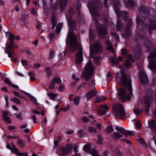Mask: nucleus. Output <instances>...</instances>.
Segmentation results:
<instances>
[{"label": "nucleus", "instance_id": "8fccbe9b", "mask_svg": "<svg viewBox=\"0 0 156 156\" xmlns=\"http://www.w3.org/2000/svg\"><path fill=\"white\" fill-rule=\"evenodd\" d=\"M114 9L116 13L119 16L120 14V12L119 9L116 7V4L115 5Z\"/></svg>", "mask_w": 156, "mask_h": 156}, {"label": "nucleus", "instance_id": "09e8293b", "mask_svg": "<svg viewBox=\"0 0 156 156\" xmlns=\"http://www.w3.org/2000/svg\"><path fill=\"white\" fill-rule=\"evenodd\" d=\"M57 95V94H54L52 93H50L48 94V96L50 97V98L51 99H52L55 98L56 97Z\"/></svg>", "mask_w": 156, "mask_h": 156}, {"label": "nucleus", "instance_id": "aec40b11", "mask_svg": "<svg viewBox=\"0 0 156 156\" xmlns=\"http://www.w3.org/2000/svg\"><path fill=\"white\" fill-rule=\"evenodd\" d=\"M97 93V92L96 90H91L90 92L87 93L86 95L87 98L89 99L94 96Z\"/></svg>", "mask_w": 156, "mask_h": 156}, {"label": "nucleus", "instance_id": "ddd939ff", "mask_svg": "<svg viewBox=\"0 0 156 156\" xmlns=\"http://www.w3.org/2000/svg\"><path fill=\"white\" fill-rule=\"evenodd\" d=\"M66 2L65 0H57L55 3L52 6L53 9H57L59 8H61V9L63 8L66 6Z\"/></svg>", "mask_w": 156, "mask_h": 156}, {"label": "nucleus", "instance_id": "774afa93", "mask_svg": "<svg viewBox=\"0 0 156 156\" xmlns=\"http://www.w3.org/2000/svg\"><path fill=\"white\" fill-rule=\"evenodd\" d=\"M97 122L95 120L91 121L90 123V124L92 126H95Z\"/></svg>", "mask_w": 156, "mask_h": 156}, {"label": "nucleus", "instance_id": "f257e3e1", "mask_svg": "<svg viewBox=\"0 0 156 156\" xmlns=\"http://www.w3.org/2000/svg\"><path fill=\"white\" fill-rule=\"evenodd\" d=\"M153 11V9L150 7L143 6L140 9V11L143 13V16L139 19L138 15L136 18V22L138 28L141 29L137 32L139 37L142 41L146 48L147 51L153 50L150 52L148 57L150 60L149 66L154 73H156V48L154 49L155 45L151 43L150 40L145 38V35L147 30L151 34V31L156 30V17L150 15Z\"/></svg>", "mask_w": 156, "mask_h": 156}, {"label": "nucleus", "instance_id": "5701e85b", "mask_svg": "<svg viewBox=\"0 0 156 156\" xmlns=\"http://www.w3.org/2000/svg\"><path fill=\"white\" fill-rule=\"evenodd\" d=\"M22 91L29 97L30 99L33 102V103L36 104H37V101L35 98L25 91Z\"/></svg>", "mask_w": 156, "mask_h": 156}, {"label": "nucleus", "instance_id": "6e6552de", "mask_svg": "<svg viewBox=\"0 0 156 156\" xmlns=\"http://www.w3.org/2000/svg\"><path fill=\"white\" fill-rule=\"evenodd\" d=\"M154 100V93L152 90L148 92L144 98V101L145 103V111L148 114L149 112V108L151 105L152 101Z\"/></svg>", "mask_w": 156, "mask_h": 156}, {"label": "nucleus", "instance_id": "de8ad7c7", "mask_svg": "<svg viewBox=\"0 0 156 156\" xmlns=\"http://www.w3.org/2000/svg\"><path fill=\"white\" fill-rule=\"evenodd\" d=\"M136 126L137 128L140 129L141 127V123L138 121H136Z\"/></svg>", "mask_w": 156, "mask_h": 156}, {"label": "nucleus", "instance_id": "f8f14e48", "mask_svg": "<svg viewBox=\"0 0 156 156\" xmlns=\"http://www.w3.org/2000/svg\"><path fill=\"white\" fill-rule=\"evenodd\" d=\"M90 146L89 144H86L84 146V151L88 152L92 156H99L97 151L94 149H90Z\"/></svg>", "mask_w": 156, "mask_h": 156}, {"label": "nucleus", "instance_id": "c03bdc74", "mask_svg": "<svg viewBox=\"0 0 156 156\" xmlns=\"http://www.w3.org/2000/svg\"><path fill=\"white\" fill-rule=\"evenodd\" d=\"M94 62L96 64H99L100 62V56L94 57Z\"/></svg>", "mask_w": 156, "mask_h": 156}, {"label": "nucleus", "instance_id": "2eb2a0df", "mask_svg": "<svg viewBox=\"0 0 156 156\" xmlns=\"http://www.w3.org/2000/svg\"><path fill=\"white\" fill-rule=\"evenodd\" d=\"M132 20L131 19H130L129 21V24L126 28V32L123 34L125 38H127L130 35V28L132 26Z\"/></svg>", "mask_w": 156, "mask_h": 156}, {"label": "nucleus", "instance_id": "a878e982", "mask_svg": "<svg viewBox=\"0 0 156 156\" xmlns=\"http://www.w3.org/2000/svg\"><path fill=\"white\" fill-rule=\"evenodd\" d=\"M17 144L19 147L21 148H23L25 146L24 142L21 139H19L18 140Z\"/></svg>", "mask_w": 156, "mask_h": 156}, {"label": "nucleus", "instance_id": "0eeeda50", "mask_svg": "<svg viewBox=\"0 0 156 156\" xmlns=\"http://www.w3.org/2000/svg\"><path fill=\"white\" fill-rule=\"evenodd\" d=\"M112 110L114 115L116 117L124 118L125 113L123 105L121 104H116L113 105Z\"/></svg>", "mask_w": 156, "mask_h": 156}, {"label": "nucleus", "instance_id": "a18cd8bd", "mask_svg": "<svg viewBox=\"0 0 156 156\" xmlns=\"http://www.w3.org/2000/svg\"><path fill=\"white\" fill-rule=\"evenodd\" d=\"M121 52L122 55L124 57H126L127 53V51L125 49H122L121 50Z\"/></svg>", "mask_w": 156, "mask_h": 156}, {"label": "nucleus", "instance_id": "ea45409f", "mask_svg": "<svg viewBox=\"0 0 156 156\" xmlns=\"http://www.w3.org/2000/svg\"><path fill=\"white\" fill-rule=\"evenodd\" d=\"M122 24L121 23L120 20H118L117 21V25L116 26V28L118 29H119L122 28Z\"/></svg>", "mask_w": 156, "mask_h": 156}, {"label": "nucleus", "instance_id": "7ed1b4c3", "mask_svg": "<svg viewBox=\"0 0 156 156\" xmlns=\"http://www.w3.org/2000/svg\"><path fill=\"white\" fill-rule=\"evenodd\" d=\"M70 38V44L71 48L74 50L77 51L76 55V63L77 64H80L83 61V53L81 45L77 41L76 36L72 31H68L66 39V43L68 38Z\"/></svg>", "mask_w": 156, "mask_h": 156}, {"label": "nucleus", "instance_id": "603ef678", "mask_svg": "<svg viewBox=\"0 0 156 156\" xmlns=\"http://www.w3.org/2000/svg\"><path fill=\"white\" fill-rule=\"evenodd\" d=\"M23 66H24L28 65V62L27 61L25 60H22L21 61Z\"/></svg>", "mask_w": 156, "mask_h": 156}, {"label": "nucleus", "instance_id": "a19ab883", "mask_svg": "<svg viewBox=\"0 0 156 156\" xmlns=\"http://www.w3.org/2000/svg\"><path fill=\"white\" fill-rule=\"evenodd\" d=\"M124 66L127 68H130L131 66L130 62L128 60H126L124 64Z\"/></svg>", "mask_w": 156, "mask_h": 156}, {"label": "nucleus", "instance_id": "bb28decb", "mask_svg": "<svg viewBox=\"0 0 156 156\" xmlns=\"http://www.w3.org/2000/svg\"><path fill=\"white\" fill-rule=\"evenodd\" d=\"M98 140L96 142V143L98 144H102V141L103 139L102 137V136L101 134H99L97 136Z\"/></svg>", "mask_w": 156, "mask_h": 156}, {"label": "nucleus", "instance_id": "4d7b16f0", "mask_svg": "<svg viewBox=\"0 0 156 156\" xmlns=\"http://www.w3.org/2000/svg\"><path fill=\"white\" fill-rule=\"evenodd\" d=\"M31 13L34 15H36L37 13V11L35 8H33L31 9Z\"/></svg>", "mask_w": 156, "mask_h": 156}, {"label": "nucleus", "instance_id": "7c9ffc66", "mask_svg": "<svg viewBox=\"0 0 156 156\" xmlns=\"http://www.w3.org/2000/svg\"><path fill=\"white\" fill-rule=\"evenodd\" d=\"M27 15L25 14H22L21 15V17L20 18V20L22 22H25L27 20Z\"/></svg>", "mask_w": 156, "mask_h": 156}, {"label": "nucleus", "instance_id": "864d4df0", "mask_svg": "<svg viewBox=\"0 0 156 156\" xmlns=\"http://www.w3.org/2000/svg\"><path fill=\"white\" fill-rule=\"evenodd\" d=\"M75 5L76 7V10L78 11L79 10L80 8V4L79 2H77Z\"/></svg>", "mask_w": 156, "mask_h": 156}, {"label": "nucleus", "instance_id": "1a4fd4ad", "mask_svg": "<svg viewBox=\"0 0 156 156\" xmlns=\"http://www.w3.org/2000/svg\"><path fill=\"white\" fill-rule=\"evenodd\" d=\"M98 2V0H97V1H94L95 3L90 2L87 3V6L89 8L90 12L92 16H96L98 15L99 13L96 8V5Z\"/></svg>", "mask_w": 156, "mask_h": 156}, {"label": "nucleus", "instance_id": "412c9836", "mask_svg": "<svg viewBox=\"0 0 156 156\" xmlns=\"http://www.w3.org/2000/svg\"><path fill=\"white\" fill-rule=\"evenodd\" d=\"M106 43L107 45V49L111 53H114L115 51L114 50L112 45L111 44L110 41L108 40L106 42Z\"/></svg>", "mask_w": 156, "mask_h": 156}, {"label": "nucleus", "instance_id": "e2e57ef3", "mask_svg": "<svg viewBox=\"0 0 156 156\" xmlns=\"http://www.w3.org/2000/svg\"><path fill=\"white\" fill-rule=\"evenodd\" d=\"M25 54L27 55H28V56L29 57H31V55H32L31 52L27 50H26Z\"/></svg>", "mask_w": 156, "mask_h": 156}, {"label": "nucleus", "instance_id": "0e129e2a", "mask_svg": "<svg viewBox=\"0 0 156 156\" xmlns=\"http://www.w3.org/2000/svg\"><path fill=\"white\" fill-rule=\"evenodd\" d=\"M74 132V131L73 130H68L66 131V134H73Z\"/></svg>", "mask_w": 156, "mask_h": 156}, {"label": "nucleus", "instance_id": "13d9d810", "mask_svg": "<svg viewBox=\"0 0 156 156\" xmlns=\"http://www.w3.org/2000/svg\"><path fill=\"white\" fill-rule=\"evenodd\" d=\"M14 115H16V118H17L20 119L21 120H22L23 118L22 117L21 113H19L17 114H15Z\"/></svg>", "mask_w": 156, "mask_h": 156}, {"label": "nucleus", "instance_id": "6ab92c4d", "mask_svg": "<svg viewBox=\"0 0 156 156\" xmlns=\"http://www.w3.org/2000/svg\"><path fill=\"white\" fill-rule=\"evenodd\" d=\"M126 7L129 8H132L135 5V2L132 0H128L126 1L125 0H123Z\"/></svg>", "mask_w": 156, "mask_h": 156}, {"label": "nucleus", "instance_id": "9d476101", "mask_svg": "<svg viewBox=\"0 0 156 156\" xmlns=\"http://www.w3.org/2000/svg\"><path fill=\"white\" fill-rule=\"evenodd\" d=\"M73 147L71 144H67L65 146H62L61 147V151L59 153L60 156H65L68 155L71 151Z\"/></svg>", "mask_w": 156, "mask_h": 156}, {"label": "nucleus", "instance_id": "49530a36", "mask_svg": "<svg viewBox=\"0 0 156 156\" xmlns=\"http://www.w3.org/2000/svg\"><path fill=\"white\" fill-rule=\"evenodd\" d=\"M12 152L13 153H14L18 151V149L13 144V143H12Z\"/></svg>", "mask_w": 156, "mask_h": 156}, {"label": "nucleus", "instance_id": "4be33fe9", "mask_svg": "<svg viewBox=\"0 0 156 156\" xmlns=\"http://www.w3.org/2000/svg\"><path fill=\"white\" fill-rule=\"evenodd\" d=\"M149 125L153 131H156V121H151L149 122Z\"/></svg>", "mask_w": 156, "mask_h": 156}, {"label": "nucleus", "instance_id": "20e7f679", "mask_svg": "<svg viewBox=\"0 0 156 156\" xmlns=\"http://www.w3.org/2000/svg\"><path fill=\"white\" fill-rule=\"evenodd\" d=\"M94 69V66L90 61L84 67V72L83 73V76L84 79L88 82L89 87H93L95 84V81L91 79L90 76Z\"/></svg>", "mask_w": 156, "mask_h": 156}, {"label": "nucleus", "instance_id": "bf43d9fd", "mask_svg": "<svg viewBox=\"0 0 156 156\" xmlns=\"http://www.w3.org/2000/svg\"><path fill=\"white\" fill-rule=\"evenodd\" d=\"M2 113L3 115V116H6L9 114V113L8 111H2Z\"/></svg>", "mask_w": 156, "mask_h": 156}, {"label": "nucleus", "instance_id": "39448f33", "mask_svg": "<svg viewBox=\"0 0 156 156\" xmlns=\"http://www.w3.org/2000/svg\"><path fill=\"white\" fill-rule=\"evenodd\" d=\"M15 37L13 34L9 33V38L7 41L6 43L5 49V53L8 54L9 58H12L11 59L14 62L16 61L15 59L12 58V55L15 54L14 51L12 49L14 46V39Z\"/></svg>", "mask_w": 156, "mask_h": 156}, {"label": "nucleus", "instance_id": "9b49d317", "mask_svg": "<svg viewBox=\"0 0 156 156\" xmlns=\"http://www.w3.org/2000/svg\"><path fill=\"white\" fill-rule=\"evenodd\" d=\"M102 51V47L98 43H95L92 45H90V54L91 52L94 54H97L101 52Z\"/></svg>", "mask_w": 156, "mask_h": 156}, {"label": "nucleus", "instance_id": "4468645a", "mask_svg": "<svg viewBox=\"0 0 156 156\" xmlns=\"http://www.w3.org/2000/svg\"><path fill=\"white\" fill-rule=\"evenodd\" d=\"M140 78L141 82L144 84H147L148 82L147 76L143 69H142L140 72Z\"/></svg>", "mask_w": 156, "mask_h": 156}, {"label": "nucleus", "instance_id": "680f3d73", "mask_svg": "<svg viewBox=\"0 0 156 156\" xmlns=\"http://www.w3.org/2000/svg\"><path fill=\"white\" fill-rule=\"evenodd\" d=\"M72 77L73 79L75 80L76 82H78L79 80V78H76L75 74H73Z\"/></svg>", "mask_w": 156, "mask_h": 156}, {"label": "nucleus", "instance_id": "393cba45", "mask_svg": "<svg viewBox=\"0 0 156 156\" xmlns=\"http://www.w3.org/2000/svg\"><path fill=\"white\" fill-rule=\"evenodd\" d=\"M84 130L82 129L79 130L77 131V133H78V136L80 137H83L86 136V133H84Z\"/></svg>", "mask_w": 156, "mask_h": 156}, {"label": "nucleus", "instance_id": "3c124183", "mask_svg": "<svg viewBox=\"0 0 156 156\" xmlns=\"http://www.w3.org/2000/svg\"><path fill=\"white\" fill-rule=\"evenodd\" d=\"M55 83L52 80L50 84L49 85V88L51 89H53L54 88L55 86Z\"/></svg>", "mask_w": 156, "mask_h": 156}, {"label": "nucleus", "instance_id": "4c0bfd02", "mask_svg": "<svg viewBox=\"0 0 156 156\" xmlns=\"http://www.w3.org/2000/svg\"><path fill=\"white\" fill-rule=\"evenodd\" d=\"M45 70L48 76H51L52 75L51 69L47 67L46 68Z\"/></svg>", "mask_w": 156, "mask_h": 156}, {"label": "nucleus", "instance_id": "e433bc0d", "mask_svg": "<svg viewBox=\"0 0 156 156\" xmlns=\"http://www.w3.org/2000/svg\"><path fill=\"white\" fill-rule=\"evenodd\" d=\"M15 153L16 155L19 156H28L25 153H21L19 150L17 151Z\"/></svg>", "mask_w": 156, "mask_h": 156}, {"label": "nucleus", "instance_id": "c756f323", "mask_svg": "<svg viewBox=\"0 0 156 156\" xmlns=\"http://www.w3.org/2000/svg\"><path fill=\"white\" fill-rule=\"evenodd\" d=\"M62 24L60 23L58 24L56 27V32L58 34H59L62 26Z\"/></svg>", "mask_w": 156, "mask_h": 156}, {"label": "nucleus", "instance_id": "338daca9", "mask_svg": "<svg viewBox=\"0 0 156 156\" xmlns=\"http://www.w3.org/2000/svg\"><path fill=\"white\" fill-rule=\"evenodd\" d=\"M8 128L9 130H11L15 129L16 127L14 126H9L8 127Z\"/></svg>", "mask_w": 156, "mask_h": 156}, {"label": "nucleus", "instance_id": "a211bd4d", "mask_svg": "<svg viewBox=\"0 0 156 156\" xmlns=\"http://www.w3.org/2000/svg\"><path fill=\"white\" fill-rule=\"evenodd\" d=\"M68 26L71 30L75 29L76 30H77V29H76V26L75 21L74 20L68 19Z\"/></svg>", "mask_w": 156, "mask_h": 156}, {"label": "nucleus", "instance_id": "f3484780", "mask_svg": "<svg viewBox=\"0 0 156 156\" xmlns=\"http://www.w3.org/2000/svg\"><path fill=\"white\" fill-rule=\"evenodd\" d=\"M107 27L105 25H102L98 29V33L101 38L103 37V36L107 33Z\"/></svg>", "mask_w": 156, "mask_h": 156}, {"label": "nucleus", "instance_id": "c9c22d12", "mask_svg": "<svg viewBox=\"0 0 156 156\" xmlns=\"http://www.w3.org/2000/svg\"><path fill=\"white\" fill-rule=\"evenodd\" d=\"M114 131V129L112 126L107 127L105 129V131L107 133L112 132Z\"/></svg>", "mask_w": 156, "mask_h": 156}, {"label": "nucleus", "instance_id": "2f4dec72", "mask_svg": "<svg viewBox=\"0 0 156 156\" xmlns=\"http://www.w3.org/2000/svg\"><path fill=\"white\" fill-rule=\"evenodd\" d=\"M52 80L55 83L60 85L62 83V80L59 77H57L53 79Z\"/></svg>", "mask_w": 156, "mask_h": 156}, {"label": "nucleus", "instance_id": "6e6d98bb", "mask_svg": "<svg viewBox=\"0 0 156 156\" xmlns=\"http://www.w3.org/2000/svg\"><path fill=\"white\" fill-rule=\"evenodd\" d=\"M4 81L8 85H11L12 84L11 81L8 78H6Z\"/></svg>", "mask_w": 156, "mask_h": 156}, {"label": "nucleus", "instance_id": "37998d69", "mask_svg": "<svg viewBox=\"0 0 156 156\" xmlns=\"http://www.w3.org/2000/svg\"><path fill=\"white\" fill-rule=\"evenodd\" d=\"M111 62L114 64H117L118 63V60L116 58H114L112 57L110 58Z\"/></svg>", "mask_w": 156, "mask_h": 156}, {"label": "nucleus", "instance_id": "f03ea898", "mask_svg": "<svg viewBox=\"0 0 156 156\" xmlns=\"http://www.w3.org/2000/svg\"><path fill=\"white\" fill-rule=\"evenodd\" d=\"M121 77L119 83L124 87V88H120L118 93V98L122 101L126 99L127 100H130V96L129 93L126 96V92L128 90L130 94L132 95L131 80L129 76H126L123 71H121ZM115 81L116 82H119L118 78L117 76L115 77Z\"/></svg>", "mask_w": 156, "mask_h": 156}, {"label": "nucleus", "instance_id": "f704fd0d", "mask_svg": "<svg viewBox=\"0 0 156 156\" xmlns=\"http://www.w3.org/2000/svg\"><path fill=\"white\" fill-rule=\"evenodd\" d=\"M128 12L125 11H123L121 13V15L122 16L125 20H127L128 19L129 16L128 14Z\"/></svg>", "mask_w": 156, "mask_h": 156}, {"label": "nucleus", "instance_id": "b1692460", "mask_svg": "<svg viewBox=\"0 0 156 156\" xmlns=\"http://www.w3.org/2000/svg\"><path fill=\"white\" fill-rule=\"evenodd\" d=\"M51 22L52 24L51 28V29H53L57 24L56 18L55 17L54 15H53L52 16Z\"/></svg>", "mask_w": 156, "mask_h": 156}, {"label": "nucleus", "instance_id": "58836bf2", "mask_svg": "<svg viewBox=\"0 0 156 156\" xmlns=\"http://www.w3.org/2000/svg\"><path fill=\"white\" fill-rule=\"evenodd\" d=\"M82 122H87L90 121L89 119L85 116H83L81 118Z\"/></svg>", "mask_w": 156, "mask_h": 156}, {"label": "nucleus", "instance_id": "dca6fc26", "mask_svg": "<svg viewBox=\"0 0 156 156\" xmlns=\"http://www.w3.org/2000/svg\"><path fill=\"white\" fill-rule=\"evenodd\" d=\"M108 109V107L106 104L101 105L98 110V114L100 115H103L105 114Z\"/></svg>", "mask_w": 156, "mask_h": 156}, {"label": "nucleus", "instance_id": "cd10ccee", "mask_svg": "<svg viewBox=\"0 0 156 156\" xmlns=\"http://www.w3.org/2000/svg\"><path fill=\"white\" fill-rule=\"evenodd\" d=\"M87 131L91 133L94 132L96 133L97 131V129L95 127L89 126L87 128Z\"/></svg>", "mask_w": 156, "mask_h": 156}, {"label": "nucleus", "instance_id": "5fc2aeb1", "mask_svg": "<svg viewBox=\"0 0 156 156\" xmlns=\"http://www.w3.org/2000/svg\"><path fill=\"white\" fill-rule=\"evenodd\" d=\"M134 112L136 115L139 114L140 112V111L138 109H135L133 110Z\"/></svg>", "mask_w": 156, "mask_h": 156}, {"label": "nucleus", "instance_id": "72a5a7b5", "mask_svg": "<svg viewBox=\"0 0 156 156\" xmlns=\"http://www.w3.org/2000/svg\"><path fill=\"white\" fill-rule=\"evenodd\" d=\"M80 97L78 96H76L73 100L74 103L76 105H78L79 104Z\"/></svg>", "mask_w": 156, "mask_h": 156}, {"label": "nucleus", "instance_id": "69168bd1", "mask_svg": "<svg viewBox=\"0 0 156 156\" xmlns=\"http://www.w3.org/2000/svg\"><path fill=\"white\" fill-rule=\"evenodd\" d=\"M13 93L16 96L19 97V98H22V97L19 95V94L18 92L13 91Z\"/></svg>", "mask_w": 156, "mask_h": 156}, {"label": "nucleus", "instance_id": "423d86ee", "mask_svg": "<svg viewBox=\"0 0 156 156\" xmlns=\"http://www.w3.org/2000/svg\"><path fill=\"white\" fill-rule=\"evenodd\" d=\"M115 130L119 132H114L113 133L114 138L115 139H118L119 138L123 136L122 134L127 137L128 135L131 136L133 134V131L126 130L122 127L116 126L115 128Z\"/></svg>", "mask_w": 156, "mask_h": 156}, {"label": "nucleus", "instance_id": "c85d7f7f", "mask_svg": "<svg viewBox=\"0 0 156 156\" xmlns=\"http://www.w3.org/2000/svg\"><path fill=\"white\" fill-rule=\"evenodd\" d=\"M97 100L95 101V102L100 103L104 100L105 99V97L101 96V97L98 96H96Z\"/></svg>", "mask_w": 156, "mask_h": 156}, {"label": "nucleus", "instance_id": "052dcab7", "mask_svg": "<svg viewBox=\"0 0 156 156\" xmlns=\"http://www.w3.org/2000/svg\"><path fill=\"white\" fill-rule=\"evenodd\" d=\"M19 137L18 136H11L9 135L8 136V139H17Z\"/></svg>", "mask_w": 156, "mask_h": 156}, {"label": "nucleus", "instance_id": "79ce46f5", "mask_svg": "<svg viewBox=\"0 0 156 156\" xmlns=\"http://www.w3.org/2000/svg\"><path fill=\"white\" fill-rule=\"evenodd\" d=\"M3 118L5 121H6L7 122L11 123V121L10 119V117L7 116H3Z\"/></svg>", "mask_w": 156, "mask_h": 156}, {"label": "nucleus", "instance_id": "473e14b6", "mask_svg": "<svg viewBox=\"0 0 156 156\" xmlns=\"http://www.w3.org/2000/svg\"><path fill=\"white\" fill-rule=\"evenodd\" d=\"M10 100L11 101L14 102L15 103H16V104L18 105H20L21 104L20 100L16 98H11L10 99Z\"/></svg>", "mask_w": 156, "mask_h": 156}]
</instances>
